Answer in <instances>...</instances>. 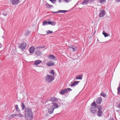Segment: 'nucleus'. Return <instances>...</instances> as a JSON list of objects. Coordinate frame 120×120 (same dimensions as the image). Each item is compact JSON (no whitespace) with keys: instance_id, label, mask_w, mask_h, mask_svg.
<instances>
[{"instance_id":"nucleus-24","label":"nucleus","mask_w":120,"mask_h":120,"mask_svg":"<svg viewBox=\"0 0 120 120\" xmlns=\"http://www.w3.org/2000/svg\"><path fill=\"white\" fill-rule=\"evenodd\" d=\"M17 114H13L11 115L10 117L9 120H10L12 118L15 117V116H17Z\"/></svg>"},{"instance_id":"nucleus-3","label":"nucleus","mask_w":120,"mask_h":120,"mask_svg":"<svg viewBox=\"0 0 120 120\" xmlns=\"http://www.w3.org/2000/svg\"><path fill=\"white\" fill-rule=\"evenodd\" d=\"M54 79V76L48 75L45 77V80L46 81L50 83L53 81Z\"/></svg>"},{"instance_id":"nucleus-18","label":"nucleus","mask_w":120,"mask_h":120,"mask_svg":"<svg viewBox=\"0 0 120 120\" xmlns=\"http://www.w3.org/2000/svg\"><path fill=\"white\" fill-rule=\"evenodd\" d=\"M48 58L49 59L51 60H54L55 59V57L52 55H49Z\"/></svg>"},{"instance_id":"nucleus-19","label":"nucleus","mask_w":120,"mask_h":120,"mask_svg":"<svg viewBox=\"0 0 120 120\" xmlns=\"http://www.w3.org/2000/svg\"><path fill=\"white\" fill-rule=\"evenodd\" d=\"M67 11V10H59L57 12H55L54 13H65Z\"/></svg>"},{"instance_id":"nucleus-45","label":"nucleus","mask_w":120,"mask_h":120,"mask_svg":"<svg viewBox=\"0 0 120 120\" xmlns=\"http://www.w3.org/2000/svg\"><path fill=\"white\" fill-rule=\"evenodd\" d=\"M37 72H39V71H38Z\"/></svg>"},{"instance_id":"nucleus-34","label":"nucleus","mask_w":120,"mask_h":120,"mask_svg":"<svg viewBox=\"0 0 120 120\" xmlns=\"http://www.w3.org/2000/svg\"><path fill=\"white\" fill-rule=\"evenodd\" d=\"M47 34H49L50 33H53V32L52 31H50V30H48L46 31Z\"/></svg>"},{"instance_id":"nucleus-29","label":"nucleus","mask_w":120,"mask_h":120,"mask_svg":"<svg viewBox=\"0 0 120 120\" xmlns=\"http://www.w3.org/2000/svg\"><path fill=\"white\" fill-rule=\"evenodd\" d=\"M48 22H48L47 21H44L43 22L42 25L43 26H44L47 24H49Z\"/></svg>"},{"instance_id":"nucleus-26","label":"nucleus","mask_w":120,"mask_h":120,"mask_svg":"<svg viewBox=\"0 0 120 120\" xmlns=\"http://www.w3.org/2000/svg\"><path fill=\"white\" fill-rule=\"evenodd\" d=\"M15 108L17 111L19 112L20 110L19 109V107L18 105H16L15 106Z\"/></svg>"},{"instance_id":"nucleus-15","label":"nucleus","mask_w":120,"mask_h":120,"mask_svg":"<svg viewBox=\"0 0 120 120\" xmlns=\"http://www.w3.org/2000/svg\"><path fill=\"white\" fill-rule=\"evenodd\" d=\"M48 22L49 24L53 26H55L56 23V22L54 21H49Z\"/></svg>"},{"instance_id":"nucleus-9","label":"nucleus","mask_w":120,"mask_h":120,"mask_svg":"<svg viewBox=\"0 0 120 120\" xmlns=\"http://www.w3.org/2000/svg\"><path fill=\"white\" fill-rule=\"evenodd\" d=\"M68 49L72 51H73L74 52L77 49V48L76 46H72L71 47L69 46V47Z\"/></svg>"},{"instance_id":"nucleus-4","label":"nucleus","mask_w":120,"mask_h":120,"mask_svg":"<svg viewBox=\"0 0 120 120\" xmlns=\"http://www.w3.org/2000/svg\"><path fill=\"white\" fill-rule=\"evenodd\" d=\"M72 90L69 88H68L67 89L66 88L60 91L59 92V93L61 94H64L65 93H68V92L71 91Z\"/></svg>"},{"instance_id":"nucleus-31","label":"nucleus","mask_w":120,"mask_h":120,"mask_svg":"<svg viewBox=\"0 0 120 120\" xmlns=\"http://www.w3.org/2000/svg\"><path fill=\"white\" fill-rule=\"evenodd\" d=\"M100 2L102 4H103L106 2V0H99Z\"/></svg>"},{"instance_id":"nucleus-21","label":"nucleus","mask_w":120,"mask_h":120,"mask_svg":"<svg viewBox=\"0 0 120 120\" xmlns=\"http://www.w3.org/2000/svg\"><path fill=\"white\" fill-rule=\"evenodd\" d=\"M82 75H80L77 77L76 78V79L77 80L78 79L81 80L82 79Z\"/></svg>"},{"instance_id":"nucleus-43","label":"nucleus","mask_w":120,"mask_h":120,"mask_svg":"<svg viewBox=\"0 0 120 120\" xmlns=\"http://www.w3.org/2000/svg\"><path fill=\"white\" fill-rule=\"evenodd\" d=\"M118 107L119 109H120V103L118 105Z\"/></svg>"},{"instance_id":"nucleus-17","label":"nucleus","mask_w":120,"mask_h":120,"mask_svg":"<svg viewBox=\"0 0 120 120\" xmlns=\"http://www.w3.org/2000/svg\"><path fill=\"white\" fill-rule=\"evenodd\" d=\"M102 101V98L101 97L99 98L96 100V102L98 104H100Z\"/></svg>"},{"instance_id":"nucleus-20","label":"nucleus","mask_w":120,"mask_h":120,"mask_svg":"<svg viewBox=\"0 0 120 120\" xmlns=\"http://www.w3.org/2000/svg\"><path fill=\"white\" fill-rule=\"evenodd\" d=\"M89 1V0H85L82 2V4L83 5H85L86 4H87Z\"/></svg>"},{"instance_id":"nucleus-42","label":"nucleus","mask_w":120,"mask_h":120,"mask_svg":"<svg viewBox=\"0 0 120 120\" xmlns=\"http://www.w3.org/2000/svg\"><path fill=\"white\" fill-rule=\"evenodd\" d=\"M116 1L117 2H120V0H116Z\"/></svg>"},{"instance_id":"nucleus-12","label":"nucleus","mask_w":120,"mask_h":120,"mask_svg":"<svg viewBox=\"0 0 120 120\" xmlns=\"http://www.w3.org/2000/svg\"><path fill=\"white\" fill-rule=\"evenodd\" d=\"M103 114L102 111L98 110L97 112V115L99 117L101 116Z\"/></svg>"},{"instance_id":"nucleus-32","label":"nucleus","mask_w":120,"mask_h":120,"mask_svg":"<svg viewBox=\"0 0 120 120\" xmlns=\"http://www.w3.org/2000/svg\"><path fill=\"white\" fill-rule=\"evenodd\" d=\"M103 34L104 36L105 37L108 36V34L105 33L104 31H103Z\"/></svg>"},{"instance_id":"nucleus-5","label":"nucleus","mask_w":120,"mask_h":120,"mask_svg":"<svg viewBox=\"0 0 120 120\" xmlns=\"http://www.w3.org/2000/svg\"><path fill=\"white\" fill-rule=\"evenodd\" d=\"M105 15V11L104 10H100L99 16L100 18L103 17Z\"/></svg>"},{"instance_id":"nucleus-30","label":"nucleus","mask_w":120,"mask_h":120,"mask_svg":"<svg viewBox=\"0 0 120 120\" xmlns=\"http://www.w3.org/2000/svg\"><path fill=\"white\" fill-rule=\"evenodd\" d=\"M45 47V45L43 46H39L38 47H36V48L37 49H39L40 48H44Z\"/></svg>"},{"instance_id":"nucleus-16","label":"nucleus","mask_w":120,"mask_h":120,"mask_svg":"<svg viewBox=\"0 0 120 120\" xmlns=\"http://www.w3.org/2000/svg\"><path fill=\"white\" fill-rule=\"evenodd\" d=\"M79 82V81H75L73 83L71 84V86H75V85H78Z\"/></svg>"},{"instance_id":"nucleus-28","label":"nucleus","mask_w":120,"mask_h":120,"mask_svg":"<svg viewBox=\"0 0 120 120\" xmlns=\"http://www.w3.org/2000/svg\"><path fill=\"white\" fill-rule=\"evenodd\" d=\"M21 106L22 108V109H23L26 107L25 105H24V103H22L21 104Z\"/></svg>"},{"instance_id":"nucleus-39","label":"nucleus","mask_w":120,"mask_h":120,"mask_svg":"<svg viewBox=\"0 0 120 120\" xmlns=\"http://www.w3.org/2000/svg\"><path fill=\"white\" fill-rule=\"evenodd\" d=\"M49 0L51 2L53 3H55L56 1V0Z\"/></svg>"},{"instance_id":"nucleus-40","label":"nucleus","mask_w":120,"mask_h":120,"mask_svg":"<svg viewBox=\"0 0 120 120\" xmlns=\"http://www.w3.org/2000/svg\"><path fill=\"white\" fill-rule=\"evenodd\" d=\"M71 0H64V1L66 2H70Z\"/></svg>"},{"instance_id":"nucleus-14","label":"nucleus","mask_w":120,"mask_h":120,"mask_svg":"<svg viewBox=\"0 0 120 120\" xmlns=\"http://www.w3.org/2000/svg\"><path fill=\"white\" fill-rule=\"evenodd\" d=\"M41 60H37L35 61L34 62V64L35 65H38L42 62Z\"/></svg>"},{"instance_id":"nucleus-41","label":"nucleus","mask_w":120,"mask_h":120,"mask_svg":"<svg viewBox=\"0 0 120 120\" xmlns=\"http://www.w3.org/2000/svg\"><path fill=\"white\" fill-rule=\"evenodd\" d=\"M57 1L59 3H61L62 1H63V0H57Z\"/></svg>"},{"instance_id":"nucleus-7","label":"nucleus","mask_w":120,"mask_h":120,"mask_svg":"<svg viewBox=\"0 0 120 120\" xmlns=\"http://www.w3.org/2000/svg\"><path fill=\"white\" fill-rule=\"evenodd\" d=\"M11 4L12 5H17L20 2V0H11Z\"/></svg>"},{"instance_id":"nucleus-36","label":"nucleus","mask_w":120,"mask_h":120,"mask_svg":"<svg viewBox=\"0 0 120 120\" xmlns=\"http://www.w3.org/2000/svg\"><path fill=\"white\" fill-rule=\"evenodd\" d=\"M92 106H94V107H96V104L95 101L93 102L92 104Z\"/></svg>"},{"instance_id":"nucleus-37","label":"nucleus","mask_w":120,"mask_h":120,"mask_svg":"<svg viewBox=\"0 0 120 120\" xmlns=\"http://www.w3.org/2000/svg\"><path fill=\"white\" fill-rule=\"evenodd\" d=\"M30 31L29 30H26L25 31V34H28L30 33Z\"/></svg>"},{"instance_id":"nucleus-38","label":"nucleus","mask_w":120,"mask_h":120,"mask_svg":"<svg viewBox=\"0 0 120 120\" xmlns=\"http://www.w3.org/2000/svg\"><path fill=\"white\" fill-rule=\"evenodd\" d=\"M3 14L4 16H6L7 15V13L6 12H4L3 13Z\"/></svg>"},{"instance_id":"nucleus-11","label":"nucleus","mask_w":120,"mask_h":120,"mask_svg":"<svg viewBox=\"0 0 120 120\" xmlns=\"http://www.w3.org/2000/svg\"><path fill=\"white\" fill-rule=\"evenodd\" d=\"M35 48L34 46L31 47L29 49V51L30 53H33L34 52Z\"/></svg>"},{"instance_id":"nucleus-22","label":"nucleus","mask_w":120,"mask_h":120,"mask_svg":"<svg viewBox=\"0 0 120 120\" xmlns=\"http://www.w3.org/2000/svg\"><path fill=\"white\" fill-rule=\"evenodd\" d=\"M35 53L38 56H40L41 53L40 51L39 50H37L35 52Z\"/></svg>"},{"instance_id":"nucleus-44","label":"nucleus","mask_w":120,"mask_h":120,"mask_svg":"<svg viewBox=\"0 0 120 120\" xmlns=\"http://www.w3.org/2000/svg\"><path fill=\"white\" fill-rule=\"evenodd\" d=\"M91 0V1H93V0Z\"/></svg>"},{"instance_id":"nucleus-33","label":"nucleus","mask_w":120,"mask_h":120,"mask_svg":"<svg viewBox=\"0 0 120 120\" xmlns=\"http://www.w3.org/2000/svg\"><path fill=\"white\" fill-rule=\"evenodd\" d=\"M50 73V74H52V76H54L55 73L53 70H52Z\"/></svg>"},{"instance_id":"nucleus-27","label":"nucleus","mask_w":120,"mask_h":120,"mask_svg":"<svg viewBox=\"0 0 120 120\" xmlns=\"http://www.w3.org/2000/svg\"><path fill=\"white\" fill-rule=\"evenodd\" d=\"M17 116L21 118L24 117L23 115L21 113H19L18 114H17Z\"/></svg>"},{"instance_id":"nucleus-10","label":"nucleus","mask_w":120,"mask_h":120,"mask_svg":"<svg viewBox=\"0 0 120 120\" xmlns=\"http://www.w3.org/2000/svg\"><path fill=\"white\" fill-rule=\"evenodd\" d=\"M55 63L53 61L51 60L48 62L46 65L48 66H50L53 65Z\"/></svg>"},{"instance_id":"nucleus-23","label":"nucleus","mask_w":120,"mask_h":120,"mask_svg":"<svg viewBox=\"0 0 120 120\" xmlns=\"http://www.w3.org/2000/svg\"><path fill=\"white\" fill-rule=\"evenodd\" d=\"M97 107L98 109V110L102 111V107L100 105H98L97 106Z\"/></svg>"},{"instance_id":"nucleus-6","label":"nucleus","mask_w":120,"mask_h":120,"mask_svg":"<svg viewBox=\"0 0 120 120\" xmlns=\"http://www.w3.org/2000/svg\"><path fill=\"white\" fill-rule=\"evenodd\" d=\"M90 110L91 113H95L97 112V109L96 107H91L90 108Z\"/></svg>"},{"instance_id":"nucleus-2","label":"nucleus","mask_w":120,"mask_h":120,"mask_svg":"<svg viewBox=\"0 0 120 120\" xmlns=\"http://www.w3.org/2000/svg\"><path fill=\"white\" fill-rule=\"evenodd\" d=\"M25 116L26 117L25 120H29L26 118V115L28 117L29 119H32L33 117V114L32 109L29 107L26 108L25 109Z\"/></svg>"},{"instance_id":"nucleus-1","label":"nucleus","mask_w":120,"mask_h":120,"mask_svg":"<svg viewBox=\"0 0 120 120\" xmlns=\"http://www.w3.org/2000/svg\"><path fill=\"white\" fill-rule=\"evenodd\" d=\"M46 106H48V112L50 114L52 113L54 109L58 108L59 107L57 103L54 102H52L48 105H47Z\"/></svg>"},{"instance_id":"nucleus-35","label":"nucleus","mask_w":120,"mask_h":120,"mask_svg":"<svg viewBox=\"0 0 120 120\" xmlns=\"http://www.w3.org/2000/svg\"><path fill=\"white\" fill-rule=\"evenodd\" d=\"M100 95L104 97H105L106 96L105 94L103 92H101V93L100 94Z\"/></svg>"},{"instance_id":"nucleus-25","label":"nucleus","mask_w":120,"mask_h":120,"mask_svg":"<svg viewBox=\"0 0 120 120\" xmlns=\"http://www.w3.org/2000/svg\"><path fill=\"white\" fill-rule=\"evenodd\" d=\"M53 7V6L51 5H50L48 4H46V7L47 8H51Z\"/></svg>"},{"instance_id":"nucleus-13","label":"nucleus","mask_w":120,"mask_h":120,"mask_svg":"<svg viewBox=\"0 0 120 120\" xmlns=\"http://www.w3.org/2000/svg\"><path fill=\"white\" fill-rule=\"evenodd\" d=\"M50 101L52 102H56L58 101V99L55 97H53L50 98Z\"/></svg>"},{"instance_id":"nucleus-8","label":"nucleus","mask_w":120,"mask_h":120,"mask_svg":"<svg viewBox=\"0 0 120 120\" xmlns=\"http://www.w3.org/2000/svg\"><path fill=\"white\" fill-rule=\"evenodd\" d=\"M26 43L25 42H24L21 44L20 46V47L22 49V50L23 51L26 47Z\"/></svg>"}]
</instances>
